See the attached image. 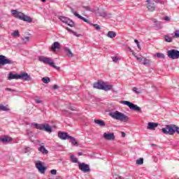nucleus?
Listing matches in <instances>:
<instances>
[{"mask_svg":"<svg viewBox=\"0 0 179 179\" xmlns=\"http://www.w3.org/2000/svg\"><path fill=\"white\" fill-rule=\"evenodd\" d=\"M0 111H9V108L8 107V106L0 104Z\"/></svg>","mask_w":179,"mask_h":179,"instance_id":"nucleus-28","label":"nucleus"},{"mask_svg":"<svg viewBox=\"0 0 179 179\" xmlns=\"http://www.w3.org/2000/svg\"><path fill=\"white\" fill-rule=\"evenodd\" d=\"M2 55H0V62H2V57H1Z\"/></svg>","mask_w":179,"mask_h":179,"instance_id":"nucleus-59","label":"nucleus"},{"mask_svg":"<svg viewBox=\"0 0 179 179\" xmlns=\"http://www.w3.org/2000/svg\"><path fill=\"white\" fill-rule=\"evenodd\" d=\"M53 89H55V90L59 89V87H58V85H53Z\"/></svg>","mask_w":179,"mask_h":179,"instance_id":"nucleus-54","label":"nucleus"},{"mask_svg":"<svg viewBox=\"0 0 179 179\" xmlns=\"http://www.w3.org/2000/svg\"><path fill=\"white\" fill-rule=\"evenodd\" d=\"M26 150H30V148H26Z\"/></svg>","mask_w":179,"mask_h":179,"instance_id":"nucleus-61","label":"nucleus"},{"mask_svg":"<svg viewBox=\"0 0 179 179\" xmlns=\"http://www.w3.org/2000/svg\"><path fill=\"white\" fill-rule=\"evenodd\" d=\"M78 156H83V152H78Z\"/></svg>","mask_w":179,"mask_h":179,"instance_id":"nucleus-57","label":"nucleus"},{"mask_svg":"<svg viewBox=\"0 0 179 179\" xmlns=\"http://www.w3.org/2000/svg\"><path fill=\"white\" fill-rule=\"evenodd\" d=\"M0 142L6 145V144L9 143V142H12V138L9 137L8 136H1Z\"/></svg>","mask_w":179,"mask_h":179,"instance_id":"nucleus-16","label":"nucleus"},{"mask_svg":"<svg viewBox=\"0 0 179 179\" xmlns=\"http://www.w3.org/2000/svg\"><path fill=\"white\" fill-rule=\"evenodd\" d=\"M103 138L106 141H114L115 139V136L113 133H104Z\"/></svg>","mask_w":179,"mask_h":179,"instance_id":"nucleus-17","label":"nucleus"},{"mask_svg":"<svg viewBox=\"0 0 179 179\" xmlns=\"http://www.w3.org/2000/svg\"><path fill=\"white\" fill-rule=\"evenodd\" d=\"M115 179H124V178L122 177H121V176H117L115 178Z\"/></svg>","mask_w":179,"mask_h":179,"instance_id":"nucleus-56","label":"nucleus"},{"mask_svg":"<svg viewBox=\"0 0 179 179\" xmlns=\"http://www.w3.org/2000/svg\"><path fill=\"white\" fill-rule=\"evenodd\" d=\"M122 138H125V134L124 132L122 133Z\"/></svg>","mask_w":179,"mask_h":179,"instance_id":"nucleus-58","label":"nucleus"},{"mask_svg":"<svg viewBox=\"0 0 179 179\" xmlns=\"http://www.w3.org/2000/svg\"><path fill=\"white\" fill-rule=\"evenodd\" d=\"M38 150L41 152V153L43 155H48V151L47 150V149H45V147H44V145H41L38 148Z\"/></svg>","mask_w":179,"mask_h":179,"instance_id":"nucleus-23","label":"nucleus"},{"mask_svg":"<svg viewBox=\"0 0 179 179\" xmlns=\"http://www.w3.org/2000/svg\"><path fill=\"white\" fill-rule=\"evenodd\" d=\"M71 110H75V109H71Z\"/></svg>","mask_w":179,"mask_h":179,"instance_id":"nucleus-62","label":"nucleus"},{"mask_svg":"<svg viewBox=\"0 0 179 179\" xmlns=\"http://www.w3.org/2000/svg\"><path fill=\"white\" fill-rule=\"evenodd\" d=\"M83 8L85 9V10H88L90 12H92V8L89 6H84Z\"/></svg>","mask_w":179,"mask_h":179,"instance_id":"nucleus-46","label":"nucleus"},{"mask_svg":"<svg viewBox=\"0 0 179 179\" xmlns=\"http://www.w3.org/2000/svg\"><path fill=\"white\" fill-rule=\"evenodd\" d=\"M136 58L137 59V61H139V62H143V59H145V57H138V56H136Z\"/></svg>","mask_w":179,"mask_h":179,"instance_id":"nucleus-43","label":"nucleus"},{"mask_svg":"<svg viewBox=\"0 0 179 179\" xmlns=\"http://www.w3.org/2000/svg\"><path fill=\"white\" fill-rule=\"evenodd\" d=\"M102 90H104L105 92L113 90V85H106L103 83V87L102 88Z\"/></svg>","mask_w":179,"mask_h":179,"instance_id":"nucleus-21","label":"nucleus"},{"mask_svg":"<svg viewBox=\"0 0 179 179\" xmlns=\"http://www.w3.org/2000/svg\"><path fill=\"white\" fill-rule=\"evenodd\" d=\"M70 160L72 163H77L78 165L79 163H80V162L78 161V158H76V157H75V155L73 154H71Z\"/></svg>","mask_w":179,"mask_h":179,"instance_id":"nucleus-24","label":"nucleus"},{"mask_svg":"<svg viewBox=\"0 0 179 179\" xmlns=\"http://www.w3.org/2000/svg\"><path fill=\"white\" fill-rule=\"evenodd\" d=\"M129 51H131L132 52V55H134V57H135V58H136V53H135L134 51L131 50V49L129 48Z\"/></svg>","mask_w":179,"mask_h":179,"instance_id":"nucleus-52","label":"nucleus"},{"mask_svg":"<svg viewBox=\"0 0 179 179\" xmlns=\"http://www.w3.org/2000/svg\"><path fill=\"white\" fill-rule=\"evenodd\" d=\"M167 55L171 59H179V50L176 49L168 50Z\"/></svg>","mask_w":179,"mask_h":179,"instance_id":"nucleus-7","label":"nucleus"},{"mask_svg":"<svg viewBox=\"0 0 179 179\" xmlns=\"http://www.w3.org/2000/svg\"><path fill=\"white\" fill-rule=\"evenodd\" d=\"M1 57L2 62H0V69H2L4 65H11V64H13V61L6 58V56L1 55Z\"/></svg>","mask_w":179,"mask_h":179,"instance_id":"nucleus-10","label":"nucleus"},{"mask_svg":"<svg viewBox=\"0 0 179 179\" xmlns=\"http://www.w3.org/2000/svg\"><path fill=\"white\" fill-rule=\"evenodd\" d=\"M51 50L53 52H55L57 50H61V44L59 42H54L51 46Z\"/></svg>","mask_w":179,"mask_h":179,"instance_id":"nucleus-19","label":"nucleus"},{"mask_svg":"<svg viewBox=\"0 0 179 179\" xmlns=\"http://www.w3.org/2000/svg\"><path fill=\"white\" fill-rule=\"evenodd\" d=\"M69 139L73 143V146H79V144L76 142V138L70 136Z\"/></svg>","mask_w":179,"mask_h":179,"instance_id":"nucleus-27","label":"nucleus"},{"mask_svg":"<svg viewBox=\"0 0 179 179\" xmlns=\"http://www.w3.org/2000/svg\"><path fill=\"white\" fill-rule=\"evenodd\" d=\"M73 34L76 36V37H82V34H77L76 31H73Z\"/></svg>","mask_w":179,"mask_h":179,"instance_id":"nucleus-49","label":"nucleus"},{"mask_svg":"<svg viewBox=\"0 0 179 179\" xmlns=\"http://www.w3.org/2000/svg\"><path fill=\"white\" fill-rule=\"evenodd\" d=\"M147 9L150 10V12H155L156 10V6H155V3H152V1L147 0Z\"/></svg>","mask_w":179,"mask_h":179,"instance_id":"nucleus-13","label":"nucleus"},{"mask_svg":"<svg viewBox=\"0 0 179 179\" xmlns=\"http://www.w3.org/2000/svg\"><path fill=\"white\" fill-rule=\"evenodd\" d=\"M12 37H19L20 34L19 33V30H15L13 33L11 34Z\"/></svg>","mask_w":179,"mask_h":179,"instance_id":"nucleus-35","label":"nucleus"},{"mask_svg":"<svg viewBox=\"0 0 179 179\" xmlns=\"http://www.w3.org/2000/svg\"><path fill=\"white\" fill-rule=\"evenodd\" d=\"M112 59L113 62H115V64H117V62H118V61H120V59H121L117 56H115V57H112Z\"/></svg>","mask_w":179,"mask_h":179,"instance_id":"nucleus-39","label":"nucleus"},{"mask_svg":"<svg viewBox=\"0 0 179 179\" xmlns=\"http://www.w3.org/2000/svg\"><path fill=\"white\" fill-rule=\"evenodd\" d=\"M64 52H67L69 57H73V53H72V51H71V49H69V48H64Z\"/></svg>","mask_w":179,"mask_h":179,"instance_id":"nucleus-31","label":"nucleus"},{"mask_svg":"<svg viewBox=\"0 0 179 179\" xmlns=\"http://www.w3.org/2000/svg\"><path fill=\"white\" fill-rule=\"evenodd\" d=\"M36 168L41 174H45V171H47V168L43 166L41 161L36 163Z\"/></svg>","mask_w":179,"mask_h":179,"instance_id":"nucleus-11","label":"nucleus"},{"mask_svg":"<svg viewBox=\"0 0 179 179\" xmlns=\"http://www.w3.org/2000/svg\"><path fill=\"white\" fill-rule=\"evenodd\" d=\"M43 3L47 2V0H41Z\"/></svg>","mask_w":179,"mask_h":179,"instance_id":"nucleus-60","label":"nucleus"},{"mask_svg":"<svg viewBox=\"0 0 179 179\" xmlns=\"http://www.w3.org/2000/svg\"><path fill=\"white\" fill-rule=\"evenodd\" d=\"M38 61H40V62H43V64H47L50 66H52V68H55V69H59V67L54 64V62H52V59H51V57L38 56Z\"/></svg>","mask_w":179,"mask_h":179,"instance_id":"nucleus-5","label":"nucleus"},{"mask_svg":"<svg viewBox=\"0 0 179 179\" xmlns=\"http://www.w3.org/2000/svg\"><path fill=\"white\" fill-rule=\"evenodd\" d=\"M41 131H45V132L51 134V132H52V127L48 124H43L41 126Z\"/></svg>","mask_w":179,"mask_h":179,"instance_id":"nucleus-12","label":"nucleus"},{"mask_svg":"<svg viewBox=\"0 0 179 179\" xmlns=\"http://www.w3.org/2000/svg\"><path fill=\"white\" fill-rule=\"evenodd\" d=\"M152 22L154 23V27L157 29V30H160V29H162V22H159L157 21V20L156 19H153Z\"/></svg>","mask_w":179,"mask_h":179,"instance_id":"nucleus-20","label":"nucleus"},{"mask_svg":"<svg viewBox=\"0 0 179 179\" xmlns=\"http://www.w3.org/2000/svg\"><path fill=\"white\" fill-rule=\"evenodd\" d=\"M164 20H166V22H169V20H170V17L169 16L164 17Z\"/></svg>","mask_w":179,"mask_h":179,"instance_id":"nucleus-53","label":"nucleus"},{"mask_svg":"<svg viewBox=\"0 0 179 179\" xmlns=\"http://www.w3.org/2000/svg\"><path fill=\"white\" fill-rule=\"evenodd\" d=\"M41 125L38 123H36V122H33L31 123V127H34V128H36V129H41Z\"/></svg>","mask_w":179,"mask_h":179,"instance_id":"nucleus-32","label":"nucleus"},{"mask_svg":"<svg viewBox=\"0 0 179 179\" xmlns=\"http://www.w3.org/2000/svg\"><path fill=\"white\" fill-rule=\"evenodd\" d=\"M71 12L72 13H73V15L78 17V19H80V20H83V22H85V23H89L90 24V21H89V20L86 19L84 17H82V15H79L78 13H76L75 11V10H73V8H71Z\"/></svg>","mask_w":179,"mask_h":179,"instance_id":"nucleus-14","label":"nucleus"},{"mask_svg":"<svg viewBox=\"0 0 179 179\" xmlns=\"http://www.w3.org/2000/svg\"><path fill=\"white\" fill-rule=\"evenodd\" d=\"M154 2H155V3H160L161 5H164V0H154Z\"/></svg>","mask_w":179,"mask_h":179,"instance_id":"nucleus-42","label":"nucleus"},{"mask_svg":"<svg viewBox=\"0 0 179 179\" xmlns=\"http://www.w3.org/2000/svg\"><path fill=\"white\" fill-rule=\"evenodd\" d=\"M94 122L99 125V127H106V122L101 120H94Z\"/></svg>","mask_w":179,"mask_h":179,"instance_id":"nucleus-25","label":"nucleus"},{"mask_svg":"<svg viewBox=\"0 0 179 179\" xmlns=\"http://www.w3.org/2000/svg\"><path fill=\"white\" fill-rule=\"evenodd\" d=\"M100 16H102V17H107V13L106 12H101L100 13Z\"/></svg>","mask_w":179,"mask_h":179,"instance_id":"nucleus-48","label":"nucleus"},{"mask_svg":"<svg viewBox=\"0 0 179 179\" xmlns=\"http://www.w3.org/2000/svg\"><path fill=\"white\" fill-rule=\"evenodd\" d=\"M159 127V124L155 122H148L147 129H150V131H155L156 128Z\"/></svg>","mask_w":179,"mask_h":179,"instance_id":"nucleus-18","label":"nucleus"},{"mask_svg":"<svg viewBox=\"0 0 179 179\" xmlns=\"http://www.w3.org/2000/svg\"><path fill=\"white\" fill-rule=\"evenodd\" d=\"M6 90L7 92H17L15 90L11 89V88H6Z\"/></svg>","mask_w":179,"mask_h":179,"instance_id":"nucleus-51","label":"nucleus"},{"mask_svg":"<svg viewBox=\"0 0 179 179\" xmlns=\"http://www.w3.org/2000/svg\"><path fill=\"white\" fill-rule=\"evenodd\" d=\"M12 15L15 16L17 19H20V20H23V22H27L28 23H31L33 21L31 18L22 12L17 11V10H11Z\"/></svg>","mask_w":179,"mask_h":179,"instance_id":"nucleus-4","label":"nucleus"},{"mask_svg":"<svg viewBox=\"0 0 179 179\" xmlns=\"http://www.w3.org/2000/svg\"><path fill=\"white\" fill-rule=\"evenodd\" d=\"M42 82L43 83H50V82H51V79H50L49 77H43L42 78Z\"/></svg>","mask_w":179,"mask_h":179,"instance_id":"nucleus-34","label":"nucleus"},{"mask_svg":"<svg viewBox=\"0 0 179 179\" xmlns=\"http://www.w3.org/2000/svg\"><path fill=\"white\" fill-rule=\"evenodd\" d=\"M179 38V30H176L174 32L173 38Z\"/></svg>","mask_w":179,"mask_h":179,"instance_id":"nucleus-41","label":"nucleus"},{"mask_svg":"<svg viewBox=\"0 0 179 179\" xmlns=\"http://www.w3.org/2000/svg\"><path fill=\"white\" fill-rule=\"evenodd\" d=\"M162 131L165 135H174L176 132L179 134V127L176 124H167L162 129Z\"/></svg>","mask_w":179,"mask_h":179,"instance_id":"nucleus-3","label":"nucleus"},{"mask_svg":"<svg viewBox=\"0 0 179 179\" xmlns=\"http://www.w3.org/2000/svg\"><path fill=\"white\" fill-rule=\"evenodd\" d=\"M22 41V44H26V43H29L30 41V37L26 36L25 38H21Z\"/></svg>","mask_w":179,"mask_h":179,"instance_id":"nucleus-33","label":"nucleus"},{"mask_svg":"<svg viewBox=\"0 0 179 179\" xmlns=\"http://www.w3.org/2000/svg\"><path fill=\"white\" fill-rule=\"evenodd\" d=\"M155 57H157V58H161L162 59H164L166 58V56L164 55V53H156L155 55Z\"/></svg>","mask_w":179,"mask_h":179,"instance_id":"nucleus-30","label":"nucleus"},{"mask_svg":"<svg viewBox=\"0 0 179 179\" xmlns=\"http://www.w3.org/2000/svg\"><path fill=\"white\" fill-rule=\"evenodd\" d=\"M136 164H143V158H140L136 160Z\"/></svg>","mask_w":179,"mask_h":179,"instance_id":"nucleus-40","label":"nucleus"},{"mask_svg":"<svg viewBox=\"0 0 179 179\" xmlns=\"http://www.w3.org/2000/svg\"><path fill=\"white\" fill-rule=\"evenodd\" d=\"M103 85H104V83H101L98 82L94 84V89H99V90H103Z\"/></svg>","mask_w":179,"mask_h":179,"instance_id":"nucleus-22","label":"nucleus"},{"mask_svg":"<svg viewBox=\"0 0 179 179\" xmlns=\"http://www.w3.org/2000/svg\"><path fill=\"white\" fill-rule=\"evenodd\" d=\"M12 79H22V80L29 82V80H31V76H30L27 73H22L21 74L17 75L10 72L8 74V80H12Z\"/></svg>","mask_w":179,"mask_h":179,"instance_id":"nucleus-2","label":"nucleus"},{"mask_svg":"<svg viewBox=\"0 0 179 179\" xmlns=\"http://www.w3.org/2000/svg\"><path fill=\"white\" fill-rule=\"evenodd\" d=\"M143 65H150V61L145 57L143 59V62H142Z\"/></svg>","mask_w":179,"mask_h":179,"instance_id":"nucleus-36","label":"nucleus"},{"mask_svg":"<svg viewBox=\"0 0 179 179\" xmlns=\"http://www.w3.org/2000/svg\"><path fill=\"white\" fill-rule=\"evenodd\" d=\"M59 20L62 22V23H65V24H68V26H70V27H75V22H73L72 20L65 16H59Z\"/></svg>","mask_w":179,"mask_h":179,"instance_id":"nucleus-8","label":"nucleus"},{"mask_svg":"<svg viewBox=\"0 0 179 179\" xmlns=\"http://www.w3.org/2000/svg\"><path fill=\"white\" fill-rule=\"evenodd\" d=\"M66 30H67V31H69L70 33H73V31L68 27L66 28Z\"/></svg>","mask_w":179,"mask_h":179,"instance_id":"nucleus-55","label":"nucleus"},{"mask_svg":"<svg viewBox=\"0 0 179 179\" xmlns=\"http://www.w3.org/2000/svg\"><path fill=\"white\" fill-rule=\"evenodd\" d=\"M63 115H66V117H69V115H71V113H69V111L66 110H64L62 111Z\"/></svg>","mask_w":179,"mask_h":179,"instance_id":"nucleus-38","label":"nucleus"},{"mask_svg":"<svg viewBox=\"0 0 179 179\" xmlns=\"http://www.w3.org/2000/svg\"><path fill=\"white\" fill-rule=\"evenodd\" d=\"M107 36L109 38H114L115 37L117 36V33H115V31H109L108 32Z\"/></svg>","mask_w":179,"mask_h":179,"instance_id":"nucleus-26","label":"nucleus"},{"mask_svg":"<svg viewBox=\"0 0 179 179\" xmlns=\"http://www.w3.org/2000/svg\"><path fill=\"white\" fill-rule=\"evenodd\" d=\"M109 116L113 118V120H117L122 122H128L129 121V117L127 115L118 110L109 113Z\"/></svg>","mask_w":179,"mask_h":179,"instance_id":"nucleus-1","label":"nucleus"},{"mask_svg":"<svg viewBox=\"0 0 179 179\" xmlns=\"http://www.w3.org/2000/svg\"><path fill=\"white\" fill-rule=\"evenodd\" d=\"M78 169L83 173H90V166L85 162H78Z\"/></svg>","mask_w":179,"mask_h":179,"instance_id":"nucleus-9","label":"nucleus"},{"mask_svg":"<svg viewBox=\"0 0 179 179\" xmlns=\"http://www.w3.org/2000/svg\"><path fill=\"white\" fill-rule=\"evenodd\" d=\"M164 40L166 43H173V38H171L169 35H165L164 36Z\"/></svg>","mask_w":179,"mask_h":179,"instance_id":"nucleus-29","label":"nucleus"},{"mask_svg":"<svg viewBox=\"0 0 179 179\" xmlns=\"http://www.w3.org/2000/svg\"><path fill=\"white\" fill-rule=\"evenodd\" d=\"M134 43H136V45H137V47H138V50H141V45L139 44V41H138V40L135 39V40H134Z\"/></svg>","mask_w":179,"mask_h":179,"instance_id":"nucleus-47","label":"nucleus"},{"mask_svg":"<svg viewBox=\"0 0 179 179\" xmlns=\"http://www.w3.org/2000/svg\"><path fill=\"white\" fill-rule=\"evenodd\" d=\"M122 104H124V106H128L130 110H133L134 111H138V113H142V109L141 107L138 106V105H135L128 101H122Z\"/></svg>","mask_w":179,"mask_h":179,"instance_id":"nucleus-6","label":"nucleus"},{"mask_svg":"<svg viewBox=\"0 0 179 179\" xmlns=\"http://www.w3.org/2000/svg\"><path fill=\"white\" fill-rule=\"evenodd\" d=\"M50 173H51V174H53V176H55V175H57V170H55V169H52V170L50 171Z\"/></svg>","mask_w":179,"mask_h":179,"instance_id":"nucleus-50","label":"nucleus"},{"mask_svg":"<svg viewBox=\"0 0 179 179\" xmlns=\"http://www.w3.org/2000/svg\"><path fill=\"white\" fill-rule=\"evenodd\" d=\"M132 90H133V92H134V93L136 94H141V92H139L138 90V88H136V87H133V89H132Z\"/></svg>","mask_w":179,"mask_h":179,"instance_id":"nucleus-44","label":"nucleus"},{"mask_svg":"<svg viewBox=\"0 0 179 179\" xmlns=\"http://www.w3.org/2000/svg\"><path fill=\"white\" fill-rule=\"evenodd\" d=\"M116 1H120V0H116Z\"/></svg>","mask_w":179,"mask_h":179,"instance_id":"nucleus-63","label":"nucleus"},{"mask_svg":"<svg viewBox=\"0 0 179 179\" xmlns=\"http://www.w3.org/2000/svg\"><path fill=\"white\" fill-rule=\"evenodd\" d=\"M34 100L37 104H40V103H43V101H41V99L40 98H36Z\"/></svg>","mask_w":179,"mask_h":179,"instance_id":"nucleus-45","label":"nucleus"},{"mask_svg":"<svg viewBox=\"0 0 179 179\" xmlns=\"http://www.w3.org/2000/svg\"><path fill=\"white\" fill-rule=\"evenodd\" d=\"M90 24L91 26H93V27H94L96 29V30H100V26H99V24H92V22H90Z\"/></svg>","mask_w":179,"mask_h":179,"instance_id":"nucleus-37","label":"nucleus"},{"mask_svg":"<svg viewBox=\"0 0 179 179\" xmlns=\"http://www.w3.org/2000/svg\"><path fill=\"white\" fill-rule=\"evenodd\" d=\"M70 137L71 136L68 135V133L66 132L59 131L58 133V138L62 139V141H66V139H69Z\"/></svg>","mask_w":179,"mask_h":179,"instance_id":"nucleus-15","label":"nucleus"}]
</instances>
